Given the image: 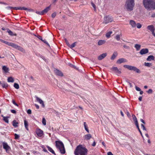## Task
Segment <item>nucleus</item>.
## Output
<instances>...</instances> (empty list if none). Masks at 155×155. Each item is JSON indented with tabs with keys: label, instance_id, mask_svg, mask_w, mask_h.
I'll list each match as a JSON object with an SVG mask.
<instances>
[{
	"label": "nucleus",
	"instance_id": "72a5a7b5",
	"mask_svg": "<svg viewBox=\"0 0 155 155\" xmlns=\"http://www.w3.org/2000/svg\"><path fill=\"white\" fill-rule=\"evenodd\" d=\"M17 49L20 51H21V52H25V49L23 48L22 47H21L20 46H18V47L17 48Z\"/></svg>",
	"mask_w": 155,
	"mask_h": 155
},
{
	"label": "nucleus",
	"instance_id": "b1692460",
	"mask_svg": "<svg viewBox=\"0 0 155 155\" xmlns=\"http://www.w3.org/2000/svg\"><path fill=\"white\" fill-rule=\"evenodd\" d=\"M134 47L137 51H138L140 49L141 45L139 44H136L134 45Z\"/></svg>",
	"mask_w": 155,
	"mask_h": 155
},
{
	"label": "nucleus",
	"instance_id": "7ed1b4c3",
	"mask_svg": "<svg viewBox=\"0 0 155 155\" xmlns=\"http://www.w3.org/2000/svg\"><path fill=\"white\" fill-rule=\"evenodd\" d=\"M135 3L134 1H127L125 5V8L128 11L133 10Z\"/></svg>",
	"mask_w": 155,
	"mask_h": 155
},
{
	"label": "nucleus",
	"instance_id": "1a4fd4ad",
	"mask_svg": "<svg viewBox=\"0 0 155 155\" xmlns=\"http://www.w3.org/2000/svg\"><path fill=\"white\" fill-rule=\"evenodd\" d=\"M112 69L118 75L121 73L120 70L118 69L117 67H114L112 68Z\"/></svg>",
	"mask_w": 155,
	"mask_h": 155
},
{
	"label": "nucleus",
	"instance_id": "7c9ffc66",
	"mask_svg": "<svg viewBox=\"0 0 155 155\" xmlns=\"http://www.w3.org/2000/svg\"><path fill=\"white\" fill-rule=\"evenodd\" d=\"M24 124L25 127L26 129L28 130V122L26 120H25L24 121Z\"/></svg>",
	"mask_w": 155,
	"mask_h": 155
},
{
	"label": "nucleus",
	"instance_id": "6e6552de",
	"mask_svg": "<svg viewBox=\"0 0 155 155\" xmlns=\"http://www.w3.org/2000/svg\"><path fill=\"white\" fill-rule=\"evenodd\" d=\"M36 132L37 135L40 137L44 135L43 131L39 128L36 129Z\"/></svg>",
	"mask_w": 155,
	"mask_h": 155
},
{
	"label": "nucleus",
	"instance_id": "dca6fc26",
	"mask_svg": "<svg viewBox=\"0 0 155 155\" xmlns=\"http://www.w3.org/2000/svg\"><path fill=\"white\" fill-rule=\"evenodd\" d=\"M130 24L133 28H135L136 26V24L135 22L133 20H130L129 22Z\"/></svg>",
	"mask_w": 155,
	"mask_h": 155
},
{
	"label": "nucleus",
	"instance_id": "ea45409f",
	"mask_svg": "<svg viewBox=\"0 0 155 155\" xmlns=\"http://www.w3.org/2000/svg\"><path fill=\"white\" fill-rule=\"evenodd\" d=\"M2 85L3 88H6L8 86V85L6 83H2Z\"/></svg>",
	"mask_w": 155,
	"mask_h": 155
},
{
	"label": "nucleus",
	"instance_id": "f03ea898",
	"mask_svg": "<svg viewBox=\"0 0 155 155\" xmlns=\"http://www.w3.org/2000/svg\"><path fill=\"white\" fill-rule=\"evenodd\" d=\"M143 4L145 8L148 10L155 9V1H143Z\"/></svg>",
	"mask_w": 155,
	"mask_h": 155
},
{
	"label": "nucleus",
	"instance_id": "864d4df0",
	"mask_svg": "<svg viewBox=\"0 0 155 155\" xmlns=\"http://www.w3.org/2000/svg\"><path fill=\"white\" fill-rule=\"evenodd\" d=\"M56 14L55 12L53 13L51 15V16L52 18H54L56 16Z\"/></svg>",
	"mask_w": 155,
	"mask_h": 155
},
{
	"label": "nucleus",
	"instance_id": "3c124183",
	"mask_svg": "<svg viewBox=\"0 0 155 155\" xmlns=\"http://www.w3.org/2000/svg\"><path fill=\"white\" fill-rule=\"evenodd\" d=\"M141 127L143 130H146L145 127H144V125L143 124H141Z\"/></svg>",
	"mask_w": 155,
	"mask_h": 155
},
{
	"label": "nucleus",
	"instance_id": "49530a36",
	"mask_svg": "<svg viewBox=\"0 0 155 155\" xmlns=\"http://www.w3.org/2000/svg\"><path fill=\"white\" fill-rule=\"evenodd\" d=\"M153 90L151 89H149L148 91H147V92L149 94H152L153 92Z\"/></svg>",
	"mask_w": 155,
	"mask_h": 155
},
{
	"label": "nucleus",
	"instance_id": "79ce46f5",
	"mask_svg": "<svg viewBox=\"0 0 155 155\" xmlns=\"http://www.w3.org/2000/svg\"><path fill=\"white\" fill-rule=\"evenodd\" d=\"M0 41H1L2 42L7 45H8V44H9V42H7V41H4L2 39H0Z\"/></svg>",
	"mask_w": 155,
	"mask_h": 155
},
{
	"label": "nucleus",
	"instance_id": "c756f323",
	"mask_svg": "<svg viewBox=\"0 0 155 155\" xmlns=\"http://www.w3.org/2000/svg\"><path fill=\"white\" fill-rule=\"evenodd\" d=\"M84 125L85 130L87 132V133H89V130L88 129L87 125V124L85 122H84Z\"/></svg>",
	"mask_w": 155,
	"mask_h": 155
},
{
	"label": "nucleus",
	"instance_id": "052dcab7",
	"mask_svg": "<svg viewBox=\"0 0 155 155\" xmlns=\"http://www.w3.org/2000/svg\"><path fill=\"white\" fill-rule=\"evenodd\" d=\"M127 83L129 85H130V87H132V85L131 83L129 82H128Z\"/></svg>",
	"mask_w": 155,
	"mask_h": 155
},
{
	"label": "nucleus",
	"instance_id": "a19ab883",
	"mask_svg": "<svg viewBox=\"0 0 155 155\" xmlns=\"http://www.w3.org/2000/svg\"><path fill=\"white\" fill-rule=\"evenodd\" d=\"M42 123L44 125H46V120L44 117L42 118Z\"/></svg>",
	"mask_w": 155,
	"mask_h": 155
},
{
	"label": "nucleus",
	"instance_id": "c03bdc74",
	"mask_svg": "<svg viewBox=\"0 0 155 155\" xmlns=\"http://www.w3.org/2000/svg\"><path fill=\"white\" fill-rule=\"evenodd\" d=\"M115 38L117 41L120 40V35H117L115 37Z\"/></svg>",
	"mask_w": 155,
	"mask_h": 155
},
{
	"label": "nucleus",
	"instance_id": "09e8293b",
	"mask_svg": "<svg viewBox=\"0 0 155 155\" xmlns=\"http://www.w3.org/2000/svg\"><path fill=\"white\" fill-rule=\"evenodd\" d=\"M15 139H18L19 137V135L15 134Z\"/></svg>",
	"mask_w": 155,
	"mask_h": 155
},
{
	"label": "nucleus",
	"instance_id": "69168bd1",
	"mask_svg": "<svg viewBox=\"0 0 155 155\" xmlns=\"http://www.w3.org/2000/svg\"><path fill=\"white\" fill-rule=\"evenodd\" d=\"M141 122L143 123V124H145L144 121L142 119H141L140 120Z\"/></svg>",
	"mask_w": 155,
	"mask_h": 155
},
{
	"label": "nucleus",
	"instance_id": "13d9d810",
	"mask_svg": "<svg viewBox=\"0 0 155 155\" xmlns=\"http://www.w3.org/2000/svg\"><path fill=\"white\" fill-rule=\"evenodd\" d=\"M107 155H113V154L110 151L108 152L107 153Z\"/></svg>",
	"mask_w": 155,
	"mask_h": 155
},
{
	"label": "nucleus",
	"instance_id": "f257e3e1",
	"mask_svg": "<svg viewBox=\"0 0 155 155\" xmlns=\"http://www.w3.org/2000/svg\"><path fill=\"white\" fill-rule=\"evenodd\" d=\"M88 150L82 145L78 146L74 151L75 155H87Z\"/></svg>",
	"mask_w": 155,
	"mask_h": 155
},
{
	"label": "nucleus",
	"instance_id": "bf43d9fd",
	"mask_svg": "<svg viewBox=\"0 0 155 155\" xmlns=\"http://www.w3.org/2000/svg\"><path fill=\"white\" fill-rule=\"evenodd\" d=\"M65 41H66V42L67 44L69 46H70V45H69L68 41L66 39H65Z\"/></svg>",
	"mask_w": 155,
	"mask_h": 155
},
{
	"label": "nucleus",
	"instance_id": "473e14b6",
	"mask_svg": "<svg viewBox=\"0 0 155 155\" xmlns=\"http://www.w3.org/2000/svg\"><path fill=\"white\" fill-rule=\"evenodd\" d=\"M7 32L8 33L9 35L11 36H16V34H14L12 31L9 29H8L7 30Z\"/></svg>",
	"mask_w": 155,
	"mask_h": 155
},
{
	"label": "nucleus",
	"instance_id": "39448f33",
	"mask_svg": "<svg viewBox=\"0 0 155 155\" xmlns=\"http://www.w3.org/2000/svg\"><path fill=\"white\" fill-rule=\"evenodd\" d=\"M113 21L112 18L111 16H106L104 17V23L107 24L112 22Z\"/></svg>",
	"mask_w": 155,
	"mask_h": 155
},
{
	"label": "nucleus",
	"instance_id": "4468645a",
	"mask_svg": "<svg viewBox=\"0 0 155 155\" xmlns=\"http://www.w3.org/2000/svg\"><path fill=\"white\" fill-rule=\"evenodd\" d=\"M107 55V53H103V54L100 55L98 57V59L99 60H101L105 58Z\"/></svg>",
	"mask_w": 155,
	"mask_h": 155
},
{
	"label": "nucleus",
	"instance_id": "680f3d73",
	"mask_svg": "<svg viewBox=\"0 0 155 155\" xmlns=\"http://www.w3.org/2000/svg\"><path fill=\"white\" fill-rule=\"evenodd\" d=\"M35 106L37 108V109H38L39 108V106L38 105H37V104H35Z\"/></svg>",
	"mask_w": 155,
	"mask_h": 155
},
{
	"label": "nucleus",
	"instance_id": "0eeeda50",
	"mask_svg": "<svg viewBox=\"0 0 155 155\" xmlns=\"http://www.w3.org/2000/svg\"><path fill=\"white\" fill-rule=\"evenodd\" d=\"M55 143L56 147L58 149L64 146L62 142L61 141H56Z\"/></svg>",
	"mask_w": 155,
	"mask_h": 155
},
{
	"label": "nucleus",
	"instance_id": "9b49d317",
	"mask_svg": "<svg viewBox=\"0 0 155 155\" xmlns=\"http://www.w3.org/2000/svg\"><path fill=\"white\" fill-rule=\"evenodd\" d=\"M148 50L147 48H143L141 49L140 51V54L141 55H143L147 53L148 52Z\"/></svg>",
	"mask_w": 155,
	"mask_h": 155
},
{
	"label": "nucleus",
	"instance_id": "de8ad7c7",
	"mask_svg": "<svg viewBox=\"0 0 155 155\" xmlns=\"http://www.w3.org/2000/svg\"><path fill=\"white\" fill-rule=\"evenodd\" d=\"M36 13L37 14H39L40 15H43L42 11H41V12L36 11Z\"/></svg>",
	"mask_w": 155,
	"mask_h": 155
},
{
	"label": "nucleus",
	"instance_id": "5fc2aeb1",
	"mask_svg": "<svg viewBox=\"0 0 155 155\" xmlns=\"http://www.w3.org/2000/svg\"><path fill=\"white\" fill-rule=\"evenodd\" d=\"M27 113L28 114H31V111L30 109H28L27 111Z\"/></svg>",
	"mask_w": 155,
	"mask_h": 155
},
{
	"label": "nucleus",
	"instance_id": "c9c22d12",
	"mask_svg": "<svg viewBox=\"0 0 155 155\" xmlns=\"http://www.w3.org/2000/svg\"><path fill=\"white\" fill-rule=\"evenodd\" d=\"M112 31H110L107 33L106 34V37L108 38H110V35L111 34H112Z\"/></svg>",
	"mask_w": 155,
	"mask_h": 155
},
{
	"label": "nucleus",
	"instance_id": "a211bd4d",
	"mask_svg": "<svg viewBox=\"0 0 155 155\" xmlns=\"http://www.w3.org/2000/svg\"><path fill=\"white\" fill-rule=\"evenodd\" d=\"M132 117L133 118V119L135 123V125L137 127H138V123L137 121V118L135 115H132Z\"/></svg>",
	"mask_w": 155,
	"mask_h": 155
},
{
	"label": "nucleus",
	"instance_id": "a878e982",
	"mask_svg": "<svg viewBox=\"0 0 155 155\" xmlns=\"http://www.w3.org/2000/svg\"><path fill=\"white\" fill-rule=\"evenodd\" d=\"M14 9H15V10L19 9V10H26L27 9V8H25L24 7H15L14 8Z\"/></svg>",
	"mask_w": 155,
	"mask_h": 155
},
{
	"label": "nucleus",
	"instance_id": "2f4dec72",
	"mask_svg": "<svg viewBox=\"0 0 155 155\" xmlns=\"http://www.w3.org/2000/svg\"><path fill=\"white\" fill-rule=\"evenodd\" d=\"M117 53L116 52H114L113 53V54L111 58V59L113 60H114L115 58L117 57Z\"/></svg>",
	"mask_w": 155,
	"mask_h": 155
},
{
	"label": "nucleus",
	"instance_id": "393cba45",
	"mask_svg": "<svg viewBox=\"0 0 155 155\" xmlns=\"http://www.w3.org/2000/svg\"><path fill=\"white\" fill-rule=\"evenodd\" d=\"M7 81L8 82H13L14 81V78L12 77H10L8 78Z\"/></svg>",
	"mask_w": 155,
	"mask_h": 155
},
{
	"label": "nucleus",
	"instance_id": "423d86ee",
	"mask_svg": "<svg viewBox=\"0 0 155 155\" xmlns=\"http://www.w3.org/2000/svg\"><path fill=\"white\" fill-rule=\"evenodd\" d=\"M3 148L5 150L6 152L8 153L11 150L10 147L8 145L7 143L5 142L3 143Z\"/></svg>",
	"mask_w": 155,
	"mask_h": 155
},
{
	"label": "nucleus",
	"instance_id": "bb28decb",
	"mask_svg": "<svg viewBox=\"0 0 155 155\" xmlns=\"http://www.w3.org/2000/svg\"><path fill=\"white\" fill-rule=\"evenodd\" d=\"M2 69L5 73H7L9 71L8 68L5 66H3Z\"/></svg>",
	"mask_w": 155,
	"mask_h": 155
},
{
	"label": "nucleus",
	"instance_id": "cd10ccee",
	"mask_svg": "<svg viewBox=\"0 0 155 155\" xmlns=\"http://www.w3.org/2000/svg\"><path fill=\"white\" fill-rule=\"evenodd\" d=\"M47 147L48 148V150L51 152L53 154L55 155V153L54 150L52 149L48 146H47Z\"/></svg>",
	"mask_w": 155,
	"mask_h": 155
},
{
	"label": "nucleus",
	"instance_id": "c85d7f7f",
	"mask_svg": "<svg viewBox=\"0 0 155 155\" xmlns=\"http://www.w3.org/2000/svg\"><path fill=\"white\" fill-rule=\"evenodd\" d=\"M50 6L47 7L46 8L42 11L43 14H44L46 13L48 11L50 10Z\"/></svg>",
	"mask_w": 155,
	"mask_h": 155
},
{
	"label": "nucleus",
	"instance_id": "4be33fe9",
	"mask_svg": "<svg viewBox=\"0 0 155 155\" xmlns=\"http://www.w3.org/2000/svg\"><path fill=\"white\" fill-rule=\"evenodd\" d=\"M61 152V153L62 154H64L65 153V150L64 147V146L62 147L61 148H60L58 149Z\"/></svg>",
	"mask_w": 155,
	"mask_h": 155
},
{
	"label": "nucleus",
	"instance_id": "8fccbe9b",
	"mask_svg": "<svg viewBox=\"0 0 155 155\" xmlns=\"http://www.w3.org/2000/svg\"><path fill=\"white\" fill-rule=\"evenodd\" d=\"M135 89L136 90L138 91H140L141 89L139 87H137V86H135Z\"/></svg>",
	"mask_w": 155,
	"mask_h": 155
},
{
	"label": "nucleus",
	"instance_id": "2eb2a0df",
	"mask_svg": "<svg viewBox=\"0 0 155 155\" xmlns=\"http://www.w3.org/2000/svg\"><path fill=\"white\" fill-rule=\"evenodd\" d=\"M147 29L150 31L151 32L155 31V28L154 26L153 25H149L147 26Z\"/></svg>",
	"mask_w": 155,
	"mask_h": 155
},
{
	"label": "nucleus",
	"instance_id": "a18cd8bd",
	"mask_svg": "<svg viewBox=\"0 0 155 155\" xmlns=\"http://www.w3.org/2000/svg\"><path fill=\"white\" fill-rule=\"evenodd\" d=\"M76 42H74L71 45H70L69 46L71 48H72L74 47L76 45Z\"/></svg>",
	"mask_w": 155,
	"mask_h": 155
},
{
	"label": "nucleus",
	"instance_id": "37998d69",
	"mask_svg": "<svg viewBox=\"0 0 155 155\" xmlns=\"http://www.w3.org/2000/svg\"><path fill=\"white\" fill-rule=\"evenodd\" d=\"M136 26L137 28H140L142 27V25L140 23H138L136 24Z\"/></svg>",
	"mask_w": 155,
	"mask_h": 155
},
{
	"label": "nucleus",
	"instance_id": "338daca9",
	"mask_svg": "<svg viewBox=\"0 0 155 155\" xmlns=\"http://www.w3.org/2000/svg\"><path fill=\"white\" fill-rule=\"evenodd\" d=\"M151 17H152V18H154L155 17V14L154 13H153L151 16Z\"/></svg>",
	"mask_w": 155,
	"mask_h": 155
},
{
	"label": "nucleus",
	"instance_id": "4d7b16f0",
	"mask_svg": "<svg viewBox=\"0 0 155 155\" xmlns=\"http://www.w3.org/2000/svg\"><path fill=\"white\" fill-rule=\"evenodd\" d=\"M139 131L140 132V134H141V136L143 137V135L142 134V133H141V131L140 130V129L139 128V126L138 125V127H137Z\"/></svg>",
	"mask_w": 155,
	"mask_h": 155
},
{
	"label": "nucleus",
	"instance_id": "774afa93",
	"mask_svg": "<svg viewBox=\"0 0 155 155\" xmlns=\"http://www.w3.org/2000/svg\"><path fill=\"white\" fill-rule=\"evenodd\" d=\"M142 97H139V98H138V99L139 100L141 101H142Z\"/></svg>",
	"mask_w": 155,
	"mask_h": 155
},
{
	"label": "nucleus",
	"instance_id": "f3484780",
	"mask_svg": "<svg viewBox=\"0 0 155 155\" xmlns=\"http://www.w3.org/2000/svg\"><path fill=\"white\" fill-rule=\"evenodd\" d=\"M106 42V41L105 40H99L97 43V44L99 46L104 45Z\"/></svg>",
	"mask_w": 155,
	"mask_h": 155
},
{
	"label": "nucleus",
	"instance_id": "6ab92c4d",
	"mask_svg": "<svg viewBox=\"0 0 155 155\" xmlns=\"http://www.w3.org/2000/svg\"><path fill=\"white\" fill-rule=\"evenodd\" d=\"M85 140H88L92 138V136L90 134H87L84 135V136Z\"/></svg>",
	"mask_w": 155,
	"mask_h": 155
},
{
	"label": "nucleus",
	"instance_id": "f704fd0d",
	"mask_svg": "<svg viewBox=\"0 0 155 155\" xmlns=\"http://www.w3.org/2000/svg\"><path fill=\"white\" fill-rule=\"evenodd\" d=\"M2 116L3 117L4 120L6 123H8L9 121L8 119V117H5L2 115Z\"/></svg>",
	"mask_w": 155,
	"mask_h": 155
},
{
	"label": "nucleus",
	"instance_id": "6e6d98bb",
	"mask_svg": "<svg viewBox=\"0 0 155 155\" xmlns=\"http://www.w3.org/2000/svg\"><path fill=\"white\" fill-rule=\"evenodd\" d=\"M11 111L12 113L15 114H16V111L14 110H11Z\"/></svg>",
	"mask_w": 155,
	"mask_h": 155
},
{
	"label": "nucleus",
	"instance_id": "58836bf2",
	"mask_svg": "<svg viewBox=\"0 0 155 155\" xmlns=\"http://www.w3.org/2000/svg\"><path fill=\"white\" fill-rule=\"evenodd\" d=\"M14 87L16 89H18L19 88V86L18 84L16 83H15L14 84Z\"/></svg>",
	"mask_w": 155,
	"mask_h": 155
},
{
	"label": "nucleus",
	"instance_id": "603ef678",
	"mask_svg": "<svg viewBox=\"0 0 155 155\" xmlns=\"http://www.w3.org/2000/svg\"><path fill=\"white\" fill-rule=\"evenodd\" d=\"M12 102L15 105L18 106V105L15 102L14 100H12Z\"/></svg>",
	"mask_w": 155,
	"mask_h": 155
},
{
	"label": "nucleus",
	"instance_id": "e2e57ef3",
	"mask_svg": "<svg viewBox=\"0 0 155 155\" xmlns=\"http://www.w3.org/2000/svg\"><path fill=\"white\" fill-rule=\"evenodd\" d=\"M96 145V143L95 141H94L93 144H92V146L93 147H94Z\"/></svg>",
	"mask_w": 155,
	"mask_h": 155
},
{
	"label": "nucleus",
	"instance_id": "4c0bfd02",
	"mask_svg": "<svg viewBox=\"0 0 155 155\" xmlns=\"http://www.w3.org/2000/svg\"><path fill=\"white\" fill-rule=\"evenodd\" d=\"M144 65L146 66L150 67L152 66V64L151 63L145 62L144 63Z\"/></svg>",
	"mask_w": 155,
	"mask_h": 155
},
{
	"label": "nucleus",
	"instance_id": "9d476101",
	"mask_svg": "<svg viewBox=\"0 0 155 155\" xmlns=\"http://www.w3.org/2000/svg\"><path fill=\"white\" fill-rule=\"evenodd\" d=\"M35 97L36 98L37 101L38 102H39V103L43 107H44L45 104H44L43 101L41 99L37 96H35Z\"/></svg>",
	"mask_w": 155,
	"mask_h": 155
},
{
	"label": "nucleus",
	"instance_id": "412c9836",
	"mask_svg": "<svg viewBox=\"0 0 155 155\" xmlns=\"http://www.w3.org/2000/svg\"><path fill=\"white\" fill-rule=\"evenodd\" d=\"M155 58L152 55H150L147 58V60L148 61H150L151 60H154Z\"/></svg>",
	"mask_w": 155,
	"mask_h": 155
},
{
	"label": "nucleus",
	"instance_id": "f8f14e48",
	"mask_svg": "<svg viewBox=\"0 0 155 155\" xmlns=\"http://www.w3.org/2000/svg\"><path fill=\"white\" fill-rule=\"evenodd\" d=\"M127 60L124 58H120L118 59L117 61V63L120 64L122 63L127 62Z\"/></svg>",
	"mask_w": 155,
	"mask_h": 155
},
{
	"label": "nucleus",
	"instance_id": "ddd939ff",
	"mask_svg": "<svg viewBox=\"0 0 155 155\" xmlns=\"http://www.w3.org/2000/svg\"><path fill=\"white\" fill-rule=\"evenodd\" d=\"M54 73L57 75L60 76H63V73H62V72L61 71L59 70H58L57 69H55L54 70Z\"/></svg>",
	"mask_w": 155,
	"mask_h": 155
},
{
	"label": "nucleus",
	"instance_id": "aec40b11",
	"mask_svg": "<svg viewBox=\"0 0 155 155\" xmlns=\"http://www.w3.org/2000/svg\"><path fill=\"white\" fill-rule=\"evenodd\" d=\"M9 46H11V47H12L13 48H15L16 49H17V48L18 47V45H17L13 43H10L9 42L8 45Z\"/></svg>",
	"mask_w": 155,
	"mask_h": 155
},
{
	"label": "nucleus",
	"instance_id": "20e7f679",
	"mask_svg": "<svg viewBox=\"0 0 155 155\" xmlns=\"http://www.w3.org/2000/svg\"><path fill=\"white\" fill-rule=\"evenodd\" d=\"M123 67L125 68H127L130 71H135L136 72L140 73V70L137 68L135 66L130 65H124Z\"/></svg>",
	"mask_w": 155,
	"mask_h": 155
},
{
	"label": "nucleus",
	"instance_id": "5701e85b",
	"mask_svg": "<svg viewBox=\"0 0 155 155\" xmlns=\"http://www.w3.org/2000/svg\"><path fill=\"white\" fill-rule=\"evenodd\" d=\"M18 122L16 121V120H13L12 122V125L15 127H18Z\"/></svg>",
	"mask_w": 155,
	"mask_h": 155
},
{
	"label": "nucleus",
	"instance_id": "0e129e2a",
	"mask_svg": "<svg viewBox=\"0 0 155 155\" xmlns=\"http://www.w3.org/2000/svg\"><path fill=\"white\" fill-rule=\"evenodd\" d=\"M152 32V34L153 35V36L155 37V33L154 32V31H153L152 32Z\"/></svg>",
	"mask_w": 155,
	"mask_h": 155
},
{
	"label": "nucleus",
	"instance_id": "e433bc0d",
	"mask_svg": "<svg viewBox=\"0 0 155 155\" xmlns=\"http://www.w3.org/2000/svg\"><path fill=\"white\" fill-rule=\"evenodd\" d=\"M91 5L92 6H93V8H94V11L95 12H96L97 10H96V5H95V3L94 2H91Z\"/></svg>",
	"mask_w": 155,
	"mask_h": 155
}]
</instances>
